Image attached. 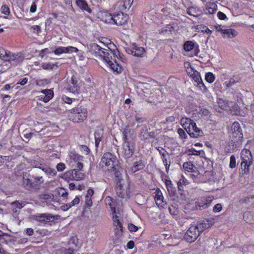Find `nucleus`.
<instances>
[{"mask_svg": "<svg viewBox=\"0 0 254 254\" xmlns=\"http://www.w3.org/2000/svg\"><path fill=\"white\" fill-rule=\"evenodd\" d=\"M104 46L107 49L102 47L96 43H92L89 45L88 48L95 57H98L106 63L114 71L120 73L121 67L119 66V64L117 63L116 60H114L115 64L112 61L113 60L112 55H113L115 58V56H117V53H119V51H112L108 46L105 45Z\"/></svg>", "mask_w": 254, "mask_h": 254, "instance_id": "1", "label": "nucleus"}, {"mask_svg": "<svg viewBox=\"0 0 254 254\" xmlns=\"http://www.w3.org/2000/svg\"><path fill=\"white\" fill-rule=\"evenodd\" d=\"M0 59L4 61L11 62V64L15 65L23 60L24 56L21 53L13 54L10 52L6 51L0 47Z\"/></svg>", "mask_w": 254, "mask_h": 254, "instance_id": "2", "label": "nucleus"}, {"mask_svg": "<svg viewBox=\"0 0 254 254\" xmlns=\"http://www.w3.org/2000/svg\"><path fill=\"white\" fill-rule=\"evenodd\" d=\"M241 169L245 174L250 172V167L253 164V156L251 151L248 149H243L241 152Z\"/></svg>", "mask_w": 254, "mask_h": 254, "instance_id": "3", "label": "nucleus"}, {"mask_svg": "<svg viewBox=\"0 0 254 254\" xmlns=\"http://www.w3.org/2000/svg\"><path fill=\"white\" fill-rule=\"evenodd\" d=\"M202 232L203 229L201 228V226H191L186 232L184 239L189 243H192Z\"/></svg>", "mask_w": 254, "mask_h": 254, "instance_id": "4", "label": "nucleus"}, {"mask_svg": "<svg viewBox=\"0 0 254 254\" xmlns=\"http://www.w3.org/2000/svg\"><path fill=\"white\" fill-rule=\"evenodd\" d=\"M127 16H125L121 11L117 14H109L107 16L106 21H108L109 23L111 24H115L118 26H122L127 23Z\"/></svg>", "mask_w": 254, "mask_h": 254, "instance_id": "5", "label": "nucleus"}, {"mask_svg": "<svg viewBox=\"0 0 254 254\" xmlns=\"http://www.w3.org/2000/svg\"><path fill=\"white\" fill-rule=\"evenodd\" d=\"M118 164L119 161L115 155L110 152H106L101 158L100 165H101L102 167H104V165H105L108 167V169H111L112 166H115V165Z\"/></svg>", "mask_w": 254, "mask_h": 254, "instance_id": "6", "label": "nucleus"}, {"mask_svg": "<svg viewBox=\"0 0 254 254\" xmlns=\"http://www.w3.org/2000/svg\"><path fill=\"white\" fill-rule=\"evenodd\" d=\"M70 113L73 114L72 121L74 123L83 122L86 118L87 115L86 109L81 107L71 109Z\"/></svg>", "mask_w": 254, "mask_h": 254, "instance_id": "7", "label": "nucleus"}, {"mask_svg": "<svg viewBox=\"0 0 254 254\" xmlns=\"http://www.w3.org/2000/svg\"><path fill=\"white\" fill-rule=\"evenodd\" d=\"M135 141L123 142V155L126 159H129L133 155L135 147Z\"/></svg>", "mask_w": 254, "mask_h": 254, "instance_id": "8", "label": "nucleus"}, {"mask_svg": "<svg viewBox=\"0 0 254 254\" xmlns=\"http://www.w3.org/2000/svg\"><path fill=\"white\" fill-rule=\"evenodd\" d=\"M185 129L191 137L197 138L203 135V131L197 127L195 122L192 123L190 127H188L187 128H185Z\"/></svg>", "mask_w": 254, "mask_h": 254, "instance_id": "9", "label": "nucleus"}, {"mask_svg": "<svg viewBox=\"0 0 254 254\" xmlns=\"http://www.w3.org/2000/svg\"><path fill=\"white\" fill-rule=\"evenodd\" d=\"M123 142L135 141V135L133 129L129 126L125 128L123 132Z\"/></svg>", "mask_w": 254, "mask_h": 254, "instance_id": "10", "label": "nucleus"}, {"mask_svg": "<svg viewBox=\"0 0 254 254\" xmlns=\"http://www.w3.org/2000/svg\"><path fill=\"white\" fill-rule=\"evenodd\" d=\"M232 137L236 140H241L243 138V134L240 124L235 122L232 126Z\"/></svg>", "mask_w": 254, "mask_h": 254, "instance_id": "11", "label": "nucleus"}, {"mask_svg": "<svg viewBox=\"0 0 254 254\" xmlns=\"http://www.w3.org/2000/svg\"><path fill=\"white\" fill-rule=\"evenodd\" d=\"M191 76L192 79L196 83L195 85L203 92H206L207 91V89L202 81L200 73L198 72L195 71L193 72Z\"/></svg>", "mask_w": 254, "mask_h": 254, "instance_id": "12", "label": "nucleus"}, {"mask_svg": "<svg viewBox=\"0 0 254 254\" xmlns=\"http://www.w3.org/2000/svg\"><path fill=\"white\" fill-rule=\"evenodd\" d=\"M34 220L40 222H48L54 220L55 216L49 214H37L34 215Z\"/></svg>", "mask_w": 254, "mask_h": 254, "instance_id": "13", "label": "nucleus"}, {"mask_svg": "<svg viewBox=\"0 0 254 254\" xmlns=\"http://www.w3.org/2000/svg\"><path fill=\"white\" fill-rule=\"evenodd\" d=\"M34 176L24 173L23 174V185L26 190L32 189V181Z\"/></svg>", "mask_w": 254, "mask_h": 254, "instance_id": "14", "label": "nucleus"}, {"mask_svg": "<svg viewBox=\"0 0 254 254\" xmlns=\"http://www.w3.org/2000/svg\"><path fill=\"white\" fill-rule=\"evenodd\" d=\"M78 51V50L77 48L72 46H69L67 47H58L57 49H56L54 52L56 55H60L63 53H71L74 52H77Z\"/></svg>", "mask_w": 254, "mask_h": 254, "instance_id": "15", "label": "nucleus"}, {"mask_svg": "<svg viewBox=\"0 0 254 254\" xmlns=\"http://www.w3.org/2000/svg\"><path fill=\"white\" fill-rule=\"evenodd\" d=\"M133 0H119L116 4V7L121 11H123L126 9H128Z\"/></svg>", "mask_w": 254, "mask_h": 254, "instance_id": "16", "label": "nucleus"}, {"mask_svg": "<svg viewBox=\"0 0 254 254\" xmlns=\"http://www.w3.org/2000/svg\"><path fill=\"white\" fill-rule=\"evenodd\" d=\"M155 199L156 204L160 208H164L165 206L167 205V202L164 200V197L159 190H157Z\"/></svg>", "mask_w": 254, "mask_h": 254, "instance_id": "17", "label": "nucleus"}, {"mask_svg": "<svg viewBox=\"0 0 254 254\" xmlns=\"http://www.w3.org/2000/svg\"><path fill=\"white\" fill-rule=\"evenodd\" d=\"M198 48L199 46L197 44H194L191 41H187L185 43L184 45V49L187 52L190 51L193 49H195V55L197 54L199 52Z\"/></svg>", "mask_w": 254, "mask_h": 254, "instance_id": "18", "label": "nucleus"}, {"mask_svg": "<svg viewBox=\"0 0 254 254\" xmlns=\"http://www.w3.org/2000/svg\"><path fill=\"white\" fill-rule=\"evenodd\" d=\"M139 137L142 140L146 141L149 138H154L153 132H148L146 128H142Z\"/></svg>", "mask_w": 254, "mask_h": 254, "instance_id": "19", "label": "nucleus"}, {"mask_svg": "<svg viewBox=\"0 0 254 254\" xmlns=\"http://www.w3.org/2000/svg\"><path fill=\"white\" fill-rule=\"evenodd\" d=\"M238 34L237 32L234 29H224L222 34L224 38H233L235 37Z\"/></svg>", "mask_w": 254, "mask_h": 254, "instance_id": "20", "label": "nucleus"}, {"mask_svg": "<svg viewBox=\"0 0 254 254\" xmlns=\"http://www.w3.org/2000/svg\"><path fill=\"white\" fill-rule=\"evenodd\" d=\"M108 170L110 171L111 172H114L115 177L118 180V182H121V180H122L121 173L120 171L121 168L118 164L115 165V166H112L111 169H108Z\"/></svg>", "mask_w": 254, "mask_h": 254, "instance_id": "21", "label": "nucleus"}, {"mask_svg": "<svg viewBox=\"0 0 254 254\" xmlns=\"http://www.w3.org/2000/svg\"><path fill=\"white\" fill-rule=\"evenodd\" d=\"M76 4L78 6L81 10L86 11L88 13H91L92 10L89 7L87 3L84 0H76Z\"/></svg>", "mask_w": 254, "mask_h": 254, "instance_id": "22", "label": "nucleus"}, {"mask_svg": "<svg viewBox=\"0 0 254 254\" xmlns=\"http://www.w3.org/2000/svg\"><path fill=\"white\" fill-rule=\"evenodd\" d=\"M134 56L143 57L145 55V50L143 47H139L135 44H133Z\"/></svg>", "mask_w": 254, "mask_h": 254, "instance_id": "23", "label": "nucleus"}, {"mask_svg": "<svg viewBox=\"0 0 254 254\" xmlns=\"http://www.w3.org/2000/svg\"><path fill=\"white\" fill-rule=\"evenodd\" d=\"M95 146L98 147L99 144L103 137V130L101 128L96 129L94 133Z\"/></svg>", "mask_w": 254, "mask_h": 254, "instance_id": "24", "label": "nucleus"}, {"mask_svg": "<svg viewBox=\"0 0 254 254\" xmlns=\"http://www.w3.org/2000/svg\"><path fill=\"white\" fill-rule=\"evenodd\" d=\"M116 191L117 195L121 198H124L126 194L125 190L121 182H117L116 187Z\"/></svg>", "mask_w": 254, "mask_h": 254, "instance_id": "25", "label": "nucleus"}, {"mask_svg": "<svg viewBox=\"0 0 254 254\" xmlns=\"http://www.w3.org/2000/svg\"><path fill=\"white\" fill-rule=\"evenodd\" d=\"M197 202L194 203H187L184 207V211L185 213H190L191 211H193L198 209Z\"/></svg>", "mask_w": 254, "mask_h": 254, "instance_id": "26", "label": "nucleus"}, {"mask_svg": "<svg viewBox=\"0 0 254 254\" xmlns=\"http://www.w3.org/2000/svg\"><path fill=\"white\" fill-rule=\"evenodd\" d=\"M145 167L144 164L142 160L136 162L133 164L132 167H131V170L132 172L135 173L138 171L141 170Z\"/></svg>", "mask_w": 254, "mask_h": 254, "instance_id": "27", "label": "nucleus"}, {"mask_svg": "<svg viewBox=\"0 0 254 254\" xmlns=\"http://www.w3.org/2000/svg\"><path fill=\"white\" fill-rule=\"evenodd\" d=\"M244 219L248 223H253L254 222V213L252 212L247 211L244 213Z\"/></svg>", "mask_w": 254, "mask_h": 254, "instance_id": "28", "label": "nucleus"}, {"mask_svg": "<svg viewBox=\"0 0 254 254\" xmlns=\"http://www.w3.org/2000/svg\"><path fill=\"white\" fill-rule=\"evenodd\" d=\"M200 13V10L196 7H190L187 9V13L194 17H198Z\"/></svg>", "mask_w": 254, "mask_h": 254, "instance_id": "29", "label": "nucleus"}, {"mask_svg": "<svg viewBox=\"0 0 254 254\" xmlns=\"http://www.w3.org/2000/svg\"><path fill=\"white\" fill-rule=\"evenodd\" d=\"M43 183V178L42 176L34 177L32 181V189H35L39 186V185Z\"/></svg>", "mask_w": 254, "mask_h": 254, "instance_id": "30", "label": "nucleus"}, {"mask_svg": "<svg viewBox=\"0 0 254 254\" xmlns=\"http://www.w3.org/2000/svg\"><path fill=\"white\" fill-rule=\"evenodd\" d=\"M202 200L203 202H205L203 204H201V201H198L197 202V205L198 207L199 208L200 210H202L203 209H205L206 208H207L209 204L211 203V200H210L209 199H207L205 198H202Z\"/></svg>", "mask_w": 254, "mask_h": 254, "instance_id": "31", "label": "nucleus"}, {"mask_svg": "<svg viewBox=\"0 0 254 254\" xmlns=\"http://www.w3.org/2000/svg\"><path fill=\"white\" fill-rule=\"evenodd\" d=\"M35 168L41 169L43 171L47 174L51 175L53 173V171L52 169L47 167H44V166L41 164H36L35 165Z\"/></svg>", "mask_w": 254, "mask_h": 254, "instance_id": "32", "label": "nucleus"}, {"mask_svg": "<svg viewBox=\"0 0 254 254\" xmlns=\"http://www.w3.org/2000/svg\"><path fill=\"white\" fill-rule=\"evenodd\" d=\"M194 121L190 118H182L181 120V124L183 127L186 128V126L188 125V127H190V126L192 124V123H194Z\"/></svg>", "mask_w": 254, "mask_h": 254, "instance_id": "33", "label": "nucleus"}, {"mask_svg": "<svg viewBox=\"0 0 254 254\" xmlns=\"http://www.w3.org/2000/svg\"><path fill=\"white\" fill-rule=\"evenodd\" d=\"M105 201L106 204L110 206V208H111V211H112L113 213V214L116 213V209L113 206V205L112 204V203H113L112 198L110 196H107L105 198Z\"/></svg>", "mask_w": 254, "mask_h": 254, "instance_id": "34", "label": "nucleus"}, {"mask_svg": "<svg viewBox=\"0 0 254 254\" xmlns=\"http://www.w3.org/2000/svg\"><path fill=\"white\" fill-rule=\"evenodd\" d=\"M55 66L58 67L57 63H42L41 65L43 69L46 70H52Z\"/></svg>", "mask_w": 254, "mask_h": 254, "instance_id": "35", "label": "nucleus"}, {"mask_svg": "<svg viewBox=\"0 0 254 254\" xmlns=\"http://www.w3.org/2000/svg\"><path fill=\"white\" fill-rule=\"evenodd\" d=\"M71 175L73 178L75 180H79L82 178V175L79 173V171L75 169H73L71 171Z\"/></svg>", "mask_w": 254, "mask_h": 254, "instance_id": "36", "label": "nucleus"}, {"mask_svg": "<svg viewBox=\"0 0 254 254\" xmlns=\"http://www.w3.org/2000/svg\"><path fill=\"white\" fill-rule=\"evenodd\" d=\"M196 29L200 30L202 33H205L209 35L212 33V31L211 30L206 26L203 25L197 26Z\"/></svg>", "mask_w": 254, "mask_h": 254, "instance_id": "37", "label": "nucleus"}, {"mask_svg": "<svg viewBox=\"0 0 254 254\" xmlns=\"http://www.w3.org/2000/svg\"><path fill=\"white\" fill-rule=\"evenodd\" d=\"M183 168L188 172H192L193 170V165L190 162H187L184 163Z\"/></svg>", "mask_w": 254, "mask_h": 254, "instance_id": "38", "label": "nucleus"}, {"mask_svg": "<svg viewBox=\"0 0 254 254\" xmlns=\"http://www.w3.org/2000/svg\"><path fill=\"white\" fill-rule=\"evenodd\" d=\"M54 96V92H50V93H47L46 94H45L43 97H42L43 98V101L45 103H47L49 102Z\"/></svg>", "mask_w": 254, "mask_h": 254, "instance_id": "39", "label": "nucleus"}, {"mask_svg": "<svg viewBox=\"0 0 254 254\" xmlns=\"http://www.w3.org/2000/svg\"><path fill=\"white\" fill-rule=\"evenodd\" d=\"M165 184L168 190L169 191H171L172 193H174L175 191V189L173 187V185L172 183V182L170 180H167Z\"/></svg>", "mask_w": 254, "mask_h": 254, "instance_id": "40", "label": "nucleus"}, {"mask_svg": "<svg viewBox=\"0 0 254 254\" xmlns=\"http://www.w3.org/2000/svg\"><path fill=\"white\" fill-rule=\"evenodd\" d=\"M215 77L212 73L207 72L205 74V79L209 83H212L214 81Z\"/></svg>", "mask_w": 254, "mask_h": 254, "instance_id": "41", "label": "nucleus"}, {"mask_svg": "<svg viewBox=\"0 0 254 254\" xmlns=\"http://www.w3.org/2000/svg\"><path fill=\"white\" fill-rule=\"evenodd\" d=\"M54 196L52 193L43 194L41 196V198L45 200H53Z\"/></svg>", "mask_w": 254, "mask_h": 254, "instance_id": "42", "label": "nucleus"}, {"mask_svg": "<svg viewBox=\"0 0 254 254\" xmlns=\"http://www.w3.org/2000/svg\"><path fill=\"white\" fill-rule=\"evenodd\" d=\"M207 10L209 14L214 13L217 10V5L214 3L211 4V6L207 8Z\"/></svg>", "mask_w": 254, "mask_h": 254, "instance_id": "43", "label": "nucleus"}, {"mask_svg": "<svg viewBox=\"0 0 254 254\" xmlns=\"http://www.w3.org/2000/svg\"><path fill=\"white\" fill-rule=\"evenodd\" d=\"M0 10L1 12L6 15H8L10 14V9L7 5H3Z\"/></svg>", "mask_w": 254, "mask_h": 254, "instance_id": "44", "label": "nucleus"}, {"mask_svg": "<svg viewBox=\"0 0 254 254\" xmlns=\"http://www.w3.org/2000/svg\"><path fill=\"white\" fill-rule=\"evenodd\" d=\"M12 205L15 206L17 208L21 209L25 205V202L19 201H15L12 203Z\"/></svg>", "mask_w": 254, "mask_h": 254, "instance_id": "45", "label": "nucleus"}, {"mask_svg": "<svg viewBox=\"0 0 254 254\" xmlns=\"http://www.w3.org/2000/svg\"><path fill=\"white\" fill-rule=\"evenodd\" d=\"M114 225L116 227V229H117L119 232L121 233L123 232V226L119 220L115 221Z\"/></svg>", "mask_w": 254, "mask_h": 254, "instance_id": "46", "label": "nucleus"}, {"mask_svg": "<svg viewBox=\"0 0 254 254\" xmlns=\"http://www.w3.org/2000/svg\"><path fill=\"white\" fill-rule=\"evenodd\" d=\"M178 133L181 138H187V135L183 129L179 128L178 129Z\"/></svg>", "mask_w": 254, "mask_h": 254, "instance_id": "47", "label": "nucleus"}, {"mask_svg": "<svg viewBox=\"0 0 254 254\" xmlns=\"http://www.w3.org/2000/svg\"><path fill=\"white\" fill-rule=\"evenodd\" d=\"M229 166L231 168H234L236 167V159L234 155L230 157Z\"/></svg>", "mask_w": 254, "mask_h": 254, "instance_id": "48", "label": "nucleus"}, {"mask_svg": "<svg viewBox=\"0 0 254 254\" xmlns=\"http://www.w3.org/2000/svg\"><path fill=\"white\" fill-rule=\"evenodd\" d=\"M169 212L171 214L176 215L178 214V211L177 208L172 206L169 207Z\"/></svg>", "mask_w": 254, "mask_h": 254, "instance_id": "49", "label": "nucleus"}, {"mask_svg": "<svg viewBox=\"0 0 254 254\" xmlns=\"http://www.w3.org/2000/svg\"><path fill=\"white\" fill-rule=\"evenodd\" d=\"M56 168L58 171L62 172L65 169V165L63 163H60L57 165Z\"/></svg>", "mask_w": 254, "mask_h": 254, "instance_id": "50", "label": "nucleus"}, {"mask_svg": "<svg viewBox=\"0 0 254 254\" xmlns=\"http://www.w3.org/2000/svg\"><path fill=\"white\" fill-rule=\"evenodd\" d=\"M128 230L131 232H136L138 229V227L132 224H129L128 225Z\"/></svg>", "mask_w": 254, "mask_h": 254, "instance_id": "51", "label": "nucleus"}, {"mask_svg": "<svg viewBox=\"0 0 254 254\" xmlns=\"http://www.w3.org/2000/svg\"><path fill=\"white\" fill-rule=\"evenodd\" d=\"M222 209V205L220 203L216 204L213 208V212H220Z\"/></svg>", "mask_w": 254, "mask_h": 254, "instance_id": "52", "label": "nucleus"}, {"mask_svg": "<svg viewBox=\"0 0 254 254\" xmlns=\"http://www.w3.org/2000/svg\"><path fill=\"white\" fill-rule=\"evenodd\" d=\"M28 78L27 77H24L21 78L19 80L17 84H20L21 85H24L27 83Z\"/></svg>", "mask_w": 254, "mask_h": 254, "instance_id": "53", "label": "nucleus"}, {"mask_svg": "<svg viewBox=\"0 0 254 254\" xmlns=\"http://www.w3.org/2000/svg\"><path fill=\"white\" fill-rule=\"evenodd\" d=\"M80 201V199L78 196L75 197V198L69 203V204L71 205V207L75 204H77L79 203Z\"/></svg>", "mask_w": 254, "mask_h": 254, "instance_id": "54", "label": "nucleus"}, {"mask_svg": "<svg viewBox=\"0 0 254 254\" xmlns=\"http://www.w3.org/2000/svg\"><path fill=\"white\" fill-rule=\"evenodd\" d=\"M85 203L88 207H90L92 205V200L91 197L85 196Z\"/></svg>", "mask_w": 254, "mask_h": 254, "instance_id": "55", "label": "nucleus"}, {"mask_svg": "<svg viewBox=\"0 0 254 254\" xmlns=\"http://www.w3.org/2000/svg\"><path fill=\"white\" fill-rule=\"evenodd\" d=\"M62 99H63V100L65 103L68 104H70L72 102V100L71 98H70L67 96H63L62 97Z\"/></svg>", "mask_w": 254, "mask_h": 254, "instance_id": "56", "label": "nucleus"}, {"mask_svg": "<svg viewBox=\"0 0 254 254\" xmlns=\"http://www.w3.org/2000/svg\"><path fill=\"white\" fill-rule=\"evenodd\" d=\"M217 16L221 20H224L227 18L226 15L221 11L217 13Z\"/></svg>", "mask_w": 254, "mask_h": 254, "instance_id": "57", "label": "nucleus"}, {"mask_svg": "<svg viewBox=\"0 0 254 254\" xmlns=\"http://www.w3.org/2000/svg\"><path fill=\"white\" fill-rule=\"evenodd\" d=\"M134 49L133 48V44H132V47L131 48H127L126 50L128 54L134 56Z\"/></svg>", "mask_w": 254, "mask_h": 254, "instance_id": "58", "label": "nucleus"}, {"mask_svg": "<svg viewBox=\"0 0 254 254\" xmlns=\"http://www.w3.org/2000/svg\"><path fill=\"white\" fill-rule=\"evenodd\" d=\"M70 207H71V205L68 203H67L66 204H64V205L61 206V208L62 210L66 211L68 209H69Z\"/></svg>", "mask_w": 254, "mask_h": 254, "instance_id": "59", "label": "nucleus"}, {"mask_svg": "<svg viewBox=\"0 0 254 254\" xmlns=\"http://www.w3.org/2000/svg\"><path fill=\"white\" fill-rule=\"evenodd\" d=\"M71 82L72 85L77 86L78 80L74 76L71 77Z\"/></svg>", "mask_w": 254, "mask_h": 254, "instance_id": "60", "label": "nucleus"}, {"mask_svg": "<svg viewBox=\"0 0 254 254\" xmlns=\"http://www.w3.org/2000/svg\"><path fill=\"white\" fill-rule=\"evenodd\" d=\"M32 28L33 29L34 32L38 33L41 31V27L39 25H34L32 27Z\"/></svg>", "mask_w": 254, "mask_h": 254, "instance_id": "61", "label": "nucleus"}, {"mask_svg": "<svg viewBox=\"0 0 254 254\" xmlns=\"http://www.w3.org/2000/svg\"><path fill=\"white\" fill-rule=\"evenodd\" d=\"M162 161H163L164 164L165 166L166 171H167V172H168L169 171V169L170 164H168L167 160L166 158H164V159L163 158V160H162Z\"/></svg>", "mask_w": 254, "mask_h": 254, "instance_id": "62", "label": "nucleus"}, {"mask_svg": "<svg viewBox=\"0 0 254 254\" xmlns=\"http://www.w3.org/2000/svg\"><path fill=\"white\" fill-rule=\"evenodd\" d=\"M214 27L217 31L221 32V34H223V31L224 30V29H222L221 25H215Z\"/></svg>", "mask_w": 254, "mask_h": 254, "instance_id": "63", "label": "nucleus"}, {"mask_svg": "<svg viewBox=\"0 0 254 254\" xmlns=\"http://www.w3.org/2000/svg\"><path fill=\"white\" fill-rule=\"evenodd\" d=\"M82 168H83V164H82V163H81L80 162H78L76 164L75 168L74 169L77 170L78 171H80V170H81L82 169Z\"/></svg>", "mask_w": 254, "mask_h": 254, "instance_id": "64", "label": "nucleus"}]
</instances>
